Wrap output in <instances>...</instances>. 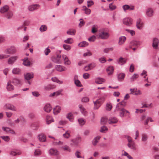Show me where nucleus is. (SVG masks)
<instances>
[{"instance_id": "f257e3e1", "label": "nucleus", "mask_w": 159, "mask_h": 159, "mask_svg": "<svg viewBox=\"0 0 159 159\" xmlns=\"http://www.w3.org/2000/svg\"><path fill=\"white\" fill-rule=\"evenodd\" d=\"M61 51H59L57 52L56 56H53L52 58V61L53 62L57 64H61L62 62V60L61 56L60 55Z\"/></svg>"}, {"instance_id": "f03ea898", "label": "nucleus", "mask_w": 159, "mask_h": 159, "mask_svg": "<svg viewBox=\"0 0 159 159\" xmlns=\"http://www.w3.org/2000/svg\"><path fill=\"white\" fill-rule=\"evenodd\" d=\"M4 108L5 110L9 109L12 111H16L17 108L13 105L11 104H6L4 106Z\"/></svg>"}, {"instance_id": "7ed1b4c3", "label": "nucleus", "mask_w": 159, "mask_h": 159, "mask_svg": "<svg viewBox=\"0 0 159 159\" xmlns=\"http://www.w3.org/2000/svg\"><path fill=\"white\" fill-rule=\"evenodd\" d=\"M119 112L120 116L121 117L128 116L130 114L129 111L124 108L121 109Z\"/></svg>"}, {"instance_id": "20e7f679", "label": "nucleus", "mask_w": 159, "mask_h": 159, "mask_svg": "<svg viewBox=\"0 0 159 159\" xmlns=\"http://www.w3.org/2000/svg\"><path fill=\"white\" fill-rule=\"evenodd\" d=\"M123 22L126 26H130L132 24V20L130 18H126L123 19Z\"/></svg>"}, {"instance_id": "39448f33", "label": "nucleus", "mask_w": 159, "mask_h": 159, "mask_svg": "<svg viewBox=\"0 0 159 159\" xmlns=\"http://www.w3.org/2000/svg\"><path fill=\"white\" fill-rule=\"evenodd\" d=\"M94 109H98L103 102L99 98L95 101L93 102Z\"/></svg>"}, {"instance_id": "423d86ee", "label": "nucleus", "mask_w": 159, "mask_h": 159, "mask_svg": "<svg viewBox=\"0 0 159 159\" xmlns=\"http://www.w3.org/2000/svg\"><path fill=\"white\" fill-rule=\"evenodd\" d=\"M159 44V40L158 39L154 38L152 40V46L154 49H157Z\"/></svg>"}, {"instance_id": "0eeeda50", "label": "nucleus", "mask_w": 159, "mask_h": 159, "mask_svg": "<svg viewBox=\"0 0 159 159\" xmlns=\"http://www.w3.org/2000/svg\"><path fill=\"white\" fill-rule=\"evenodd\" d=\"M62 61H64V64L66 65H69L71 64L70 61L69 60L65 54L62 55Z\"/></svg>"}, {"instance_id": "6e6552de", "label": "nucleus", "mask_w": 159, "mask_h": 159, "mask_svg": "<svg viewBox=\"0 0 159 159\" xmlns=\"http://www.w3.org/2000/svg\"><path fill=\"white\" fill-rule=\"evenodd\" d=\"M2 130L7 133H9L13 134H16L14 130L8 127L3 126L2 128Z\"/></svg>"}, {"instance_id": "1a4fd4ad", "label": "nucleus", "mask_w": 159, "mask_h": 159, "mask_svg": "<svg viewBox=\"0 0 159 159\" xmlns=\"http://www.w3.org/2000/svg\"><path fill=\"white\" fill-rule=\"evenodd\" d=\"M5 53V54H0V59L7 58L10 56V55L9 54L12 53L11 50H6Z\"/></svg>"}, {"instance_id": "9d476101", "label": "nucleus", "mask_w": 159, "mask_h": 159, "mask_svg": "<svg viewBox=\"0 0 159 159\" xmlns=\"http://www.w3.org/2000/svg\"><path fill=\"white\" fill-rule=\"evenodd\" d=\"M131 92L130 94H134L136 95H140L141 94V91L139 90H137L136 89H130Z\"/></svg>"}, {"instance_id": "9b49d317", "label": "nucleus", "mask_w": 159, "mask_h": 159, "mask_svg": "<svg viewBox=\"0 0 159 159\" xmlns=\"http://www.w3.org/2000/svg\"><path fill=\"white\" fill-rule=\"evenodd\" d=\"M62 89L59 90L56 92L51 93L50 94L49 96L50 97H57L61 94V92L63 91Z\"/></svg>"}, {"instance_id": "f8f14e48", "label": "nucleus", "mask_w": 159, "mask_h": 159, "mask_svg": "<svg viewBox=\"0 0 159 159\" xmlns=\"http://www.w3.org/2000/svg\"><path fill=\"white\" fill-rule=\"evenodd\" d=\"M11 81H9L7 84L6 89L7 91H12L14 89V87L11 84Z\"/></svg>"}, {"instance_id": "ddd939ff", "label": "nucleus", "mask_w": 159, "mask_h": 159, "mask_svg": "<svg viewBox=\"0 0 159 159\" xmlns=\"http://www.w3.org/2000/svg\"><path fill=\"white\" fill-rule=\"evenodd\" d=\"M143 24L140 19H138L136 21V26L137 28L141 30L142 29Z\"/></svg>"}, {"instance_id": "4468645a", "label": "nucleus", "mask_w": 159, "mask_h": 159, "mask_svg": "<svg viewBox=\"0 0 159 159\" xmlns=\"http://www.w3.org/2000/svg\"><path fill=\"white\" fill-rule=\"evenodd\" d=\"M56 69L59 71H65L66 70V68L63 66L57 65L55 66Z\"/></svg>"}, {"instance_id": "2eb2a0df", "label": "nucleus", "mask_w": 159, "mask_h": 159, "mask_svg": "<svg viewBox=\"0 0 159 159\" xmlns=\"http://www.w3.org/2000/svg\"><path fill=\"white\" fill-rule=\"evenodd\" d=\"M109 35L108 33L103 32L100 33L99 35V37L103 39H107L109 37Z\"/></svg>"}, {"instance_id": "dca6fc26", "label": "nucleus", "mask_w": 159, "mask_h": 159, "mask_svg": "<svg viewBox=\"0 0 159 159\" xmlns=\"http://www.w3.org/2000/svg\"><path fill=\"white\" fill-rule=\"evenodd\" d=\"M79 107L80 109V110L81 113L84 116H86L87 115V112L86 109L83 107V106L81 105H79Z\"/></svg>"}, {"instance_id": "f3484780", "label": "nucleus", "mask_w": 159, "mask_h": 159, "mask_svg": "<svg viewBox=\"0 0 159 159\" xmlns=\"http://www.w3.org/2000/svg\"><path fill=\"white\" fill-rule=\"evenodd\" d=\"M146 14L147 16L151 17L153 16V10L151 8H149L146 10Z\"/></svg>"}, {"instance_id": "a211bd4d", "label": "nucleus", "mask_w": 159, "mask_h": 159, "mask_svg": "<svg viewBox=\"0 0 159 159\" xmlns=\"http://www.w3.org/2000/svg\"><path fill=\"white\" fill-rule=\"evenodd\" d=\"M49 153L53 155H57L59 154V152L57 149L52 148L49 150Z\"/></svg>"}, {"instance_id": "6ab92c4d", "label": "nucleus", "mask_w": 159, "mask_h": 159, "mask_svg": "<svg viewBox=\"0 0 159 159\" xmlns=\"http://www.w3.org/2000/svg\"><path fill=\"white\" fill-rule=\"evenodd\" d=\"M52 107L49 104H46L44 107V111L47 112H50L52 110Z\"/></svg>"}, {"instance_id": "aec40b11", "label": "nucleus", "mask_w": 159, "mask_h": 159, "mask_svg": "<svg viewBox=\"0 0 159 159\" xmlns=\"http://www.w3.org/2000/svg\"><path fill=\"white\" fill-rule=\"evenodd\" d=\"M40 6L39 4H34L30 6L29 7V10L31 11L37 9Z\"/></svg>"}, {"instance_id": "412c9836", "label": "nucleus", "mask_w": 159, "mask_h": 159, "mask_svg": "<svg viewBox=\"0 0 159 159\" xmlns=\"http://www.w3.org/2000/svg\"><path fill=\"white\" fill-rule=\"evenodd\" d=\"M61 110V107L59 106H57L53 109V113L56 115L60 112Z\"/></svg>"}, {"instance_id": "4be33fe9", "label": "nucleus", "mask_w": 159, "mask_h": 159, "mask_svg": "<svg viewBox=\"0 0 159 159\" xmlns=\"http://www.w3.org/2000/svg\"><path fill=\"white\" fill-rule=\"evenodd\" d=\"M123 8L124 11L126 10H132L134 9V7L133 6L130 7L129 5L125 4L123 5L122 7Z\"/></svg>"}, {"instance_id": "5701e85b", "label": "nucleus", "mask_w": 159, "mask_h": 159, "mask_svg": "<svg viewBox=\"0 0 159 159\" xmlns=\"http://www.w3.org/2000/svg\"><path fill=\"white\" fill-rule=\"evenodd\" d=\"M56 86L52 84H48L44 86V89L46 90H49L55 89Z\"/></svg>"}, {"instance_id": "b1692460", "label": "nucleus", "mask_w": 159, "mask_h": 159, "mask_svg": "<svg viewBox=\"0 0 159 159\" xmlns=\"http://www.w3.org/2000/svg\"><path fill=\"white\" fill-rule=\"evenodd\" d=\"M9 7L7 5H5L2 7L0 9V12L2 13H3L9 10Z\"/></svg>"}, {"instance_id": "393cba45", "label": "nucleus", "mask_w": 159, "mask_h": 159, "mask_svg": "<svg viewBox=\"0 0 159 159\" xmlns=\"http://www.w3.org/2000/svg\"><path fill=\"white\" fill-rule=\"evenodd\" d=\"M38 138L40 142H45L46 140V136L43 134H41L38 136Z\"/></svg>"}, {"instance_id": "a878e982", "label": "nucleus", "mask_w": 159, "mask_h": 159, "mask_svg": "<svg viewBox=\"0 0 159 159\" xmlns=\"http://www.w3.org/2000/svg\"><path fill=\"white\" fill-rule=\"evenodd\" d=\"M16 57H11L9 59L8 61V63L9 64H13L17 59Z\"/></svg>"}, {"instance_id": "bb28decb", "label": "nucleus", "mask_w": 159, "mask_h": 159, "mask_svg": "<svg viewBox=\"0 0 159 159\" xmlns=\"http://www.w3.org/2000/svg\"><path fill=\"white\" fill-rule=\"evenodd\" d=\"M25 79L29 80L33 77V74L30 73H27L24 74Z\"/></svg>"}, {"instance_id": "cd10ccee", "label": "nucleus", "mask_w": 159, "mask_h": 159, "mask_svg": "<svg viewBox=\"0 0 159 159\" xmlns=\"http://www.w3.org/2000/svg\"><path fill=\"white\" fill-rule=\"evenodd\" d=\"M105 81V80L104 79L100 78H97L95 80V83L99 84H102L104 83Z\"/></svg>"}, {"instance_id": "c85d7f7f", "label": "nucleus", "mask_w": 159, "mask_h": 159, "mask_svg": "<svg viewBox=\"0 0 159 159\" xmlns=\"http://www.w3.org/2000/svg\"><path fill=\"white\" fill-rule=\"evenodd\" d=\"M42 154V151L39 149H36L34 152V155L35 157H38L40 156Z\"/></svg>"}, {"instance_id": "c756f323", "label": "nucleus", "mask_w": 159, "mask_h": 159, "mask_svg": "<svg viewBox=\"0 0 159 159\" xmlns=\"http://www.w3.org/2000/svg\"><path fill=\"white\" fill-rule=\"evenodd\" d=\"M118 121L117 119L115 117H112L110 118L108 120V122L109 124H115Z\"/></svg>"}, {"instance_id": "7c9ffc66", "label": "nucleus", "mask_w": 159, "mask_h": 159, "mask_svg": "<svg viewBox=\"0 0 159 159\" xmlns=\"http://www.w3.org/2000/svg\"><path fill=\"white\" fill-rule=\"evenodd\" d=\"M66 118L69 119L70 121L72 122L74 120L73 114L71 112L68 113L66 115Z\"/></svg>"}, {"instance_id": "2f4dec72", "label": "nucleus", "mask_w": 159, "mask_h": 159, "mask_svg": "<svg viewBox=\"0 0 159 159\" xmlns=\"http://www.w3.org/2000/svg\"><path fill=\"white\" fill-rule=\"evenodd\" d=\"M125 75L123 73H121L118 75V79L119 81H122L125 77Z\"/></svg>"}, {"instance_id": "473e14b6", "label": "nucleus", "mask_w": 159, "mask_h": 159, "mask_svg": "<svg viewBox=\"0 0 159 159\" xmlns=\"http://www.w3.org/2000/svg\"><path fill=\"white\" fill-rule=\"evenodd\" d=\"M114 71V68L112 66H110L107 69V71L108 75L112 74Z\"/></svg>"}, {"instance_id": "72a5a7b5", "label": "nucleus", "mask_w": 159, "mask_h": 159, "mask_svg": "<svg viewBox=\"0 0 159 159\" xmlns=\"http://www.w3.org/2000/svg\"><path fill=\"white\" fill-rule=\"evenodd\" d=\"M126 38L125 36H121L119 38V43L120 45L123 44L126 40Z\"/></svg>"}, {"instance_id": "f704fd0d", "label": "nucleus", "mask_w": 159, "mask_h": 159, "mask_svg": "<svg viewBox=\"0 0 159 159\" xmlns=\"http://www.w3.org/2000/svg\"><path fill=\"white\" fill-rule=\"evenodd\" d=\"M46 120L47 124L48 125L54 121L53 119L51 116H47Z\"/></svg>"}, {"instance_id": "c9c22d12", "label": "nucleus", "mask_w": 159, "mask_h": 159, "mask_svg": "<svg viewBox=\"0 0 159 159\" xmlns=\"http://www.w3.org/2000/svg\"><path fill=\"white\" fill-rule=\"evenodd\" d=\"M81 138L80 137H78L75 139L72 140V141L73 143L75 145H76L81 141Z\"/></svg>"}, {"instance_id": "e433bc0d", "label": "nucleus", "mask_w": 159, "mask_h": 159, "mask_svg": "<svg viewBox=\"0 0 159 159\" xmlns=\"http://www.w3.org/2000/svg\"><path fill=\"white\" fill-rule=\"evenodd\" d=\"M126 59L125 58H123L122 57H120L118 60L117 61L118 64L122 65L126 62Z\"/></svg>"}, {"instance_id": "4c0bfd02", "label": "nucleus", "mask_w": 159, "mask_h": 159, "mask_svg": "<svg viewBox=\"0 0 159 159\" xmlns=\"http://www.w3.org/2000/svg\"><path fill=\"white\" fill-rule=\"evenodd\" d=\"M100 138V136H98L95 137L93 140L92 143L93 144L94 146H95L96 145L97 143H98L99 140Z\"/></svg>"}, {"instance_id": "58836bf2", "label": "nucleus", "mask_w": 159, "mask_h": 159, "mask_svg": "<svg viewBox=\"0 0 159 159\" xmlns=\"http://www.w3.org/2000/svg\"><path fill=\"white\" fill-rule=\"evenodd\" d=\"M12 82L15 84H21V81L17 78H14L13 79Z\"/></svg>"}, {"instance_id": "ea45409f", "label": "nucleus", "mask_w": 159, "mask_h": 159, "mask_svg": "<svg viewBox=\"0 0 159 159\" xmlns=\"http://www.w3.org/2000/svg\"><path fill=\"white\" fill-rule=\"evenodd\" d=\"M51 80L52 81L56 82L58 84H62L63 83V81L59 80L56 77L52 78Z\"/></svg>"}, {"instance_id": "a19ab883", "label": "nucleus", "mask_w": 159, "mask_h": 159, "mask_svg": "<svg viewBox=\"0 0 159 159\" xmlns=\"http://www.w3.org/2000/svg\"><path fill=\"white\" fill-rule=\"evenodd\" d=\"M23 64L25 66H29L30 65V62L27 58H25L23 60Z\"/></svg>"}, {"instance_id": "79ce46f5", "label": "nucleus", "mask_w": 159, "mask_h": 159, "mask_svg": "<svg viewBox=\"0 0 159 159\" xmlns=\"http://www.w3.org/2000/svg\"><path fill=\"white\" fill-rule=\"evenodd\" d=\"M128 146L130 148L132 149H135V143L133 142L129 143Z\"/></svg>"}, {"instance_id": "37998d69", "label": "nucleus", "mask_w": 159, "mask_h": 159, "mask_svg": "<svg viewBox=\"0 0 159 159\" xmlns=\"http://www.w3.org/2000/svg\"><path fill=\"white\" fill-rule=\"evenodd\" d=\"M88 43L85 41H83L78 44L79 46L84 47L87 46L88 45Z\"/></svg>"}, {"instance_id": "c03bdc74", "label": "nucleus", "mask_w": 159, "mask_h": 159, "mask_svg": "<svg viewBox=\"0 0 159 159\" xmlns=\"http://www.w3.org/2000/svg\"><path fill=\"white\" fill-rule=\"evenodd\" d=\"M75 30H69L67 31V33L68 34H70L72 35H74L75 33Z\"/></svg>"}, {"instance_id": "a18cd8bd", "label": "nucleus", "mask_w": 159, "mask_h": 159, "mask_svg": "<svg viewBox=\"0 0 159 159\" xmlns=\"http://www.w3.org/2000/svg\"><path fill=\"white\" fill-rule=\"evenodd\" d=\"M112 107L111 104L110 103H107L106 105V109L108 111H110Z\"/></svg>"}, {"instance_id": "49530a36", "label": "nucleus", "mask_w": 159, "mask_h": 159, "mask_svg": "<svg viewBox=\"0 0 159 159\" xmlns=\"http://www.w3.org/2000/svg\"><path fill=\"white\" fill-rule=\"evenodd\" d=\"M64 42L67 43L71 44L73 42V39L71 38H68L64 41Z\"/></svg>"}, {"instance_id": "de8ad7c7", "label": "nucleus", "mask_w": 159, "mask_h": 159, "mask_svg": "<svg viewBox=\"0 0 159 159\" xmlns=\"http://www.w3.org/2000/svg\"><path fill=\"white\" fill-rule=\"evenodd\" d=\"M70 131H67L65 134H63V136L66 138H69L70 136Z\"/></svg>"}, {"instance_id": "09e8293b", "label": "nucleus", "mask_w": 159, "mask_h": 159, "mask_svg": "<svg viewBox=\"0 0 159 159\" xmlns=\"http://www.w3.org/2000/svg\"><path fill=\"white\" fill-rule=\"evenodd\" d=\"M139 77V75L137 74H134L130 78V80L131 82H133L135 80Z\"/></svg>"}, {"instance_id": "8fccbe9b", "label": "nucleus", "mask_w": 159, "mask_h": 159, "mask_svg": "<svg viewBox=\"0 0 159 159\" xmlns=\"http://www.w3.org/2000/svg\"><path fill=\"white\" fill-rule=\"evenodd\" d=\"M20 71V70L19 68H14L12 71L13 74H19Z\"/></svg>"}, {"instance_id": "3c124183", "label": "nucleus", "mask_w": 159, "mask_h": 159, "mask_svg": "<svg viewBox=\"0 0 159 159\" xmlns=\"http://www.w3.org/2000/svg\"><path fill=\"white\" fill-rule=\"evenodd\" d=\"M122 156H126L129 159H133V158L128 153L125 151H124V153L121 154Z\"/></svg>"}, {"instance_id": "603ef678", "label": "nucleus", "mask_w": 159, "mask_h": 159, "mask_svg": "<svg viewBox=\"0 0 159 159\" xmlns=\"http://www.w3.org/2000/svg\"><path fill=\"white\" fill-rule=\"evenodd\" d=\"M79 124L81 125H84L85 123V120L83 118H80L78 120Z\"/></svg>"}, {"instance_id": "864d4df0", "label": "nucleus", "mask_w": 159, "mask_h": 159, "mask_svg": "<svg viewBox=\"0 0 159 159\" xmlns=\"http://www.w3.org/2000/svg\"><path fill=\"white\" fill-rule=\"evenodd\" d=\"M141 43L139 41H133L131 43V44L133 45H136V46H139L140 44Z\"/></svg>"}, {"instance_id": "5fc2aeb1", "label": "nucleus", "mask_w": 159, "mask_h": 159, "mask_svg": "<svg viewBox=\"0 0 159 159\" xmlns=\"http://www.w3.org/2000/svg\"><path fill=\"white\" fill-rule=\"evenodd\" d=\"M12 16L13 14L12 12L9 11L7 14L5 16L8 19H10L12 18Z\"/></svg>"}, {"instance_id": "6e6d98bb", "label": "nucleus", "mask_w": 159, "mask_h": 159, "mask_svg": "<svg viewBox=\"0 0 159 159\" xmlns=\"http://www.w3.org/2000/svg\"><path fill=\"white\" fill-rule=\"evenodd\" d=\"M121 109H124L119 103H118L116 106V110L117 111H120Z\"/></svg>"}, {"instance_id": "4d7b16f0", "label": "nucleus", "mask_w": 159, "mask_h": 159, "mask_svg": "<svg viewBox=\"0 0 159 159\" xmlns=\"http://www.w3.org/2000/svg\"><path fill=\"white\" fill-rule=\"evenodd\" d=\"M47 27L46 25H42L40 27L39 30L41 32H44L46 30Z\"/></svg>"}, {"instance_id": "13d9d810", "label": "nucleus", "mask_w": 159, "mask_h": 159, "mask_svg": "<svg viewBox=\"0 0 159 159\" xmlns=\"http://www.w3.org/2000/svg\"><path fill=\"white\" fill-rule=\"evenodd\" d=\"M92 52L90 51H87V52H85L83 54V56L84 57H85L86 56H90L92 55Z\"/></svg>"}, {"instance_id": "bf43d9fd", "label": "nucleus", "mask_w": 159, "mask_h": 159, "mask_svg": "<svg viewBox=\"0 0 159 159\" xmlns=\"http://www.w3.org/2000/svg\"><path fill=\"white\" fill-rule=\"evenodd\" d=\"M148 139V136L145 134H143L142 135V141L143 142H145Z\"/></svg>"}, {"instance_id": "052dcab7", "label": "nucleus", "mask_w": 159, "mask_h": 159, "mask_svg": "<svg viewBox=\"0 0 159 159\" xmlns=\"http://www.w3.org/2000/svg\"><path fill=\"white\" fill-rule=\"evenodd\" d=\"M67 123V121L65 120H61L59 121L58 123L60 125H64L66 124Z\"/></svg>"}, {"instance_id": "680f3d73", "label": "nucleus", "mask_w": 159, "mask_h": 159, "mask_svg": "<svg viewBox=\"0 0 159 159\" xmlns=\"http://www.w3.org/2000/svg\"><path fill=\"white\" fill-rule=\"evenodd\" d=\"M0 137L6 142H8L10 140V137L8 136H2Z\"/></svg>"}, {"instance_id": "e2e57ef3", "label": "nucleus", "mask_w": 159, "mask_h": 159, "mask_svg": "<svg viewBox=\"0 0 159 159\" xmlns=\"http://www.w3.org/2000/svg\"><path fill=\"white\" fill-rule=\"evenodd\" d=\"M75 81V85L78 87H82V86L80 81L79 80H76Z\"/></svg>"}, {"instance_id": "0e129e2a", "label": "nucleus", "mask_w": 159, "mask_h": 159, "mask_svg": "<svg viewBox=\"0 0 159 159\" xmlns=\"http://www.w3.org/2000/svg\"><path fill=\"white\" fill-rule=\"evenodd\" d=\"M89 101V98L87 97H83L81 99L82 102H87Z\"/></svg>"}, {"instance_id": "69168bd1", "label": "nucleus", "mask_w": 159, "mask_h": 159, "mask_svg": "<svg viewBox=\"0 0 159 159\" xmlns=\"http://www.w3.org/2000/svg\"><path fill=\"white\" fill-rule=\"evenodd\" d=\"M62 148L65 151L69 152L70 151V148L67 145H65L62 147Z\"/></svg>"}, {"instance_id": "338daca9", "label": "nucleus", "mask_w": 159, "mask_h": 159, "mask_svg": "<svg viewBox=\"0 0 159 159\" xmlns=\"http://www.w3.org/2000/svg\"><path fill=\"white\" fill-rule=\"evenodd\" d=\"M107 118L106 117H103L101 119V123L102 124H105L107 122Z\"/></svg>"}, {"instance_id": "774afa93", "label": "nucleus", "mask_w": 159, "mask_h": 159, "mask_svg": "<svg viewBox=\"0 0 159 159\" xmlns=\"http://www.w3.org/2000/svg\"><path fill=\"white\" fill-rule=\"evenodd\" d=\"M107 128L105 126H103L101 128L100 131L101 132H104L107 130Z\"/></svg>"}]
</instances>
